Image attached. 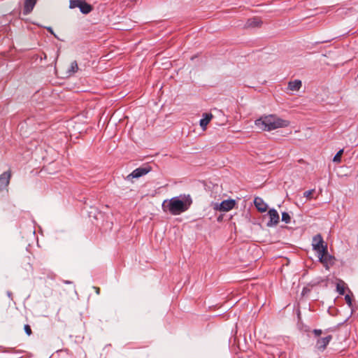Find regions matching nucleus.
I'll list each match as a JSON object with an SVG mask.
<instances>
[{
  "label": "nucleus",
  "mask_w": 358,
  "mask_h": 358,
  "mask_svg": "<svg viewBox=\"0 0 358 358\" xmlns=\"http://www.w3.org/2000/svg\"><path fill=\"white\" fill-rule=\"evenodd\" d=\"M193 203L190 194H180L166 199L162 204V208L164 213H169L172 215H179L187 211Z\"/></svg>",
  "instance_id": "f257e3e1"
},
{
  "label": "nucleus",
  "mask_w": 358,
  "mask_h": 358,
  "mask_svg": "<svg viewBox=\"0 0 358 358\" xmlns=\"http://www.w3.org/2000/svg\"><path fill=\"white\" fill-rule=\"evenodd\" d=\"M255 125L263 131H270L280 128L287 127L289 122L277 116L276 115H268L261 117L255 122Z\"/></svg>",
  "instance_id": "f03ea898"
},
{
  "label": "nucleus",
  "mask_w": 358,
  "mask_h": 358,
  "mask_svg": "<svg viewBox=\"0 0 358 358\" xmlns=\"http://www.w3.org/2000/svg\"><path fill=\"white\" fill-rule=\"evenodd\" d=\"M236 205V201L234 199H227L221 203H214L213 204V209L220 212H227L234 208Z\"/></svg>",
  "instance_id": "7ed1b4c3"
},
{
  "label": "nucleus",
  "mask_w": 358,
  "mask_h": 358,
  "mask_svg": "<svg viewBox=\"0 0 358 358\" xmlns=\"http://www.w3.org/2000/svg\"><path fill=\"white\" fill-rule=\"evenodd\" d=\"M313 250L317 252V255L322 252H327V246L324 245L322 237L320 234H317L313 239Z\"/></svg>",
  "instance_id": "20e7f679"
},
{
  "label": "nucleus",
  "mask_w": 358,
  "mask_h": 358,
  "mask_svg": "<svg viewBox=\"0 0 358 358\" xmlns=\"http://www.w3.org/2000/svg\"><path fill=\"white\" fill-rule=\"evenodd\" d=\"M150 171L151 167L148 165L137 168L127 176V180H130L132 178H138L146 175Z\"/></svg>",
  "instance_id": "39448f33"
},
{
  "label": "nucleus",
  "mask_w": 358,
  "mask_h": 358,
  "mask_svg": "<svg viewBox=\"0 0 358 358\" xmlns=\"http://www.w3.org/2000/svg\"><path fill=\"white\" fill-rule=\"evenodd\" d=\"M268 216L269 220L266 224L267 227H273L278 224L280 221V216L278 211L275 209H270L268 212Z\"/></svg>",
  "instance_id": "423d86ee"
},
{
  "label": "nucleus",
  "mask_w": 358,
  "mask_h": 358,
  "mask_svg": "<svg viewBox=\"0 0 358 358\" xmlns=\"http://www.w3.org/2000/svg\"><path fill=\"white\" fill-rule=\"evenodd\" d=\"M317 257L320 262L327 268H328L329 264L334 263V258L332 256L328 255V252L320 253V255H317Z\"/></svg>",
  "instance_id": "0eeeda50"
},
{
  "label": "nucleus",
  "mask_w": 358,
  "mask_h": 358,
  "mask_svg": "<svg viewBox=\"0 0 358 358\" xmlns=\"http://www.w3.org/2000/svg\"><path fill=\"white\" fill-rule=\"evenodd\" d=\"M10 177V171H5L0 176V192L8 187Z\"/></svg>",
  "instance_id": "6e6552de"
},
{
  "label": "nucleus",
  "mask_w": 358,
  "mask_h": 358,
  "mask_svg": "<svg viewBox=\"0 0 358 358\" xmlns=\"http://www.w3.org/2000/svg\"><path fill=\"white\" fill-rule=\"evenodd\" d=\"M331 339L332 336L331 335H329L324 338H318L316 342L317 348L320 350H324L327 348L329 342L331 341Z\"/></svg>",
  "instance_id": "1a4fd4ad"
},
{
  "label": "nucleus",
  "mask_w": 358,
  "mask_h": 358,
  "mask_svg": "<svg viewBox=\"0 0 358 358\" xmlns=\"http://www.w3.org/2000/svg\"><path fill=\"white\" fill-rule=\"evenodd\" d=\"M254 204H255V207L257 208V209L261 213H264L267 210V208H268L267 204L260 197L255 198Z\"/></svg>",
  "instance_id": "9d476101"
},
{
  "label": "nucleus",
  "mask_w": 358,
  "mask_h": 358,
  "mask_svg": "<svg viewBox=\"0 0 358 358\" xmlns=\"http://www.w3.org/2000/svg\"><path fill=\"white\" fill-rule=\"evenodd\" d=\"M37 0H24V5L23 9L24 15L29 14L34 9Z\"/></svg>",
  "instance_id": "9b49d317"
},
{
  "label": "nucleus",
  "mask_w": 358,
  "mask_h": 358,
  "mask_svg": "<svg viewBox=\"0 0 358 358\" xmlns=\"http://www.w3.org/2000/svg\"><path fill=\"white\" fill-rule=\"evenodd\" d=\"M213 117L211 113H206L203 114V117L200 120L199 124L203 131L206 129L207 125L210 122Z\"/></svg>",
  "instance_id": "f8f14e48"
},
{
  "label": "nucleus",
  "mask_w": 358,
  "mask_h": 358,
  "mask_svg": "<svg viewBox=\"0 0 358 358\" xmlns=\"http://www.w3.org/2000/svg\"><path fill=\"white\" fill-rule=\"evenodd\" d=\"M302 86V83L300 80H294L288 83L287 88L291 91H299Z\"/></svg>",
  "instance_id": "ddd939ff"
},
{
  "label": "nucleus",
  "mask_w": 358,
  "mask_h": 358,
  "mask_svg": "<svg viewBox=\"0 0 358 358\" xmlns=\"http://www.w3.org/2000/svg\"><path fill=\"white\" fill-rule=\"evenodd\" d=\"M262 24V21L257 18V17H253L248 19L245 27L250 28V27H257L260 26Z\"/></svg>",
  "instance_id": "4468645a"
},
{
  "label": "nucleus",
  "mask_w": 358,
  "mask_h": 358,
  "mask_svg": "<svg viewBox=\"0 0 358 358\" xmlns=\"http://www.w3.org/2000/svg\"><path fill=\"white\" fill-rule=\"evenodd\" d=\"M80 10L83 14H88L92 10V6L83 0L80 6Z\"/></svg>",
  "instance_id": "2eb2a0df"
},
{
  "label": "nucleus",
  "mask_w": 358,
  "mask_h": 358,
  "mask_svg": "<svg viewBox=\"0 0 358 358\" xmlns=\"http://www.w3.org/2000/svg\"><path fill=\"white\" fill-rule=\"evenodd\" d=\"M345 283L343 280H339V282L336 285V291L339 293L340 295H343L345 294Z\"/></svg>",
  "instance_id": "dca6fc26"
},
{
  "label": "nucleus",
  "mask_w": 358,
  "mask_h": 358,
  "mask_svg": "<svg viewBox=\"0 0 358 358\" xmlns=\"http://www.w3.org/2000/svg\"><path fill=\"white\" fill-rule=\"evenodd\" d=\"M78 70V66L76 61H73L71 63L70 68L68 70L69 73H75Z\"/></svg>",
  "instance_id": "f3484780"
},
{
  "label": "nucleus",
  "mask_w": 358,
  "mask_h": 358,
  "mask_svg": "<svg viewBox=\"0 0 358 358\" xmlns=\"http://www.w3.org/2000/svg\"><path fill=\"white\" fill-rule=\"evenodd\" d=\"M82 1H83V0H71L69 7L71 8H79V6Z\"/></svg>",
  "instance_id": "a211bd4d"
},
{
  "label": "nucleus",
  "mask_w": 358,
  "mask_h": 358,
  "mask_svg": "<svg viewBox=\"0 0 358 358\" xmlns=\"http://www.w3.org/2000/svg\"><path fill=\"white\" fill-rule=\"evenodd\" d=\"M343 153V149L340 150L334 156L333 161L336 163H340L341 161V156Z\"/></svg>",
  "instance_id": "6ab92c4d"
},
{
  "label": "nucleus",
  "mask_w": 358,
  "mask_h": 358,
  "mask_svg": "<svg viewBox=\"0 0 358 358\" xmlns=\"http://www.w3.org/2000/svg\"><path fill=\"white\" fill-rule=\"evenodd\" d=\"M291 217L287 212H283L282 213V221L285 222L286 224H288L290 222Z\"/></svg>",
  "instance_id": "aec40b11"
},
{
  "label": "nucleus",
  "mask_w": 358,
  "mask_h": 358,
  "mask_svg": "<svg viewBox=\"0 0 358 358\" xmlns=\"http://www.w3.org/2000/svg\"><path fill=\"white\" fill-rule=\"evenodd\" d=\"M315 192V189H310V190H308V191H306L304 193H303V196L307 198L308 199H310L312 198V194H313V192Z\"/></svg>",
  "instance_id": "412c9836"
},
{
  "label": "nucleus",
  "mask_w": 358,
  "mask_h": 358,
  "mask_svg": "<svg viewBox=\"0 0 358 358\" xmlns=\"http://www.w3.org/2000/svg\"><path fill=\"white\" fill-rule=\"evenodd\" d=\"M345 300L347 303V304L349 306H351L352 304V298L351 296L349 295V294H346L345 296Z\"/></svg>",
  "instance_id": "4be33fe9"
},
{
  "label": "nucleus",
  "mask_w": 358,
  "mask_h": 358,
  "mask_svg": "<svg viewBox=\"0 0 358 358\" xmlns=\"http://www.w3.org/2000/svg\"><path fill=\"white\" fill-rule=\"evenodd\" d=\"M24 331L28 336L32 334L31 329L29 324H25L24 327Z\"/></svg>",
  "instance_id": "5701e85b"
},
{
  "label": "nucleus",
  "mask_w": 358,
  "mask_h": 358,
  "mask_svg": "<svg viewBox=\"0 0 358 358\" xmlns=\"http://www.w3.org/2000/svg\"><path fill=\"white\" fill-rule=\"evenodd\" d=\"M313 332L315 336L318 337L322 334V331L321 329H314Z\"/></svg>",
  "instance_id": "b1692460"
},
{
  "label": "nucleus",
  "mask_w": 358,
  "mask_h": 358,
  "mask_svg": "<svg viewBox=\"0 0 358 358\" xmlns=\"http://www.w3.org/2000/svg\"><path fill=\"white\" fill-rule=\"evenodd\" d=\"M48 31H49L52 34H53L54 36H55V34H54V32H53V30H52V29L51 27H48Z\"/></svg>",
  "instance_id": "393cba45"
},
{
  "label": "nucleus",
  "mask_w": 358,
  "mask_h": 358,
  "mask_svg": "<svg viewBox=\"0 0 358 358\" xmlns=\"http://www.w3.org/2000/svg\"><path fill=\"white\" fill-rule=\"evenodd\" d=\"M94 289H96V293L97 294H99L100 293V289L99 287H95Z\"/></svg>",
  "instance_id": "a878e982"
},
{
  "label": "nucleus",
  "mask_w": 358,
  "mask_h": 358,
  "mask_svg": "<svg viewBox=\"0 0 358 358\" xmlns=\"http://www.w3.org/2000/svg\"><path fill=\"white\" fill-rule=\"evenodd\" d=\"M11 294H11V292H8V296L9 297H10V296H11Z\"/></svg>",
  "instance_id": "bb28decb"
}]
</instances>
